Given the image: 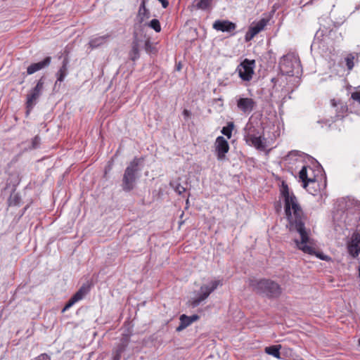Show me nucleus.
I'll use <instances>...</instances> for the list:
<instances>
[{"label":"nucleus","mask_w":360,"mask_h":360,"mask_svg":"<svg viewBox=\"0 0 360 360\" xmlns=\"http://www.w3.org/2000/svg\"><path fill=\"white\" fill-rule=\"evenodd\" d=\"M281 195L284 200V210L289 224L290 231H297L301 238V240H295L297 247L309 255L316 253L310 244L309 236V230L305 228V223L307 220V215L304 213L302 208L295 195L290 192L288 185L283 184Z\"/></svg>","instance_id":"1"},{"label":"nucleus","mask_w":360,"mask_h":360,"mask_svg":"<svg viewBox=\"0 0 360 360\" xmlns=\"http://www.w3.org/2000/svg\"><path fill=\"white\" fill-rule=\"evenodd\" d=\"M249 285L256 293L270 299L278 298L282 294L281 285L269 278L250 279Z\"/></svg>","instance_id":"2"},{"label":"nucleus","mask_w":360,"mask_h":360,"mask_svg":"<svg viewBox=\"0 0 360 360\" xmlns=\"http://www.w3.org/2000/svg\"><path fill=\"white\" fill-rule=\"evenodd\" d=\"M143 158L135 157L126 167L121 184L124 191L129 192L135 188L140 171L139 165L143 163Z\"/></svg>","instance_id":"3"},{"label":"nucleus","mask_w":360,"mask_h":360,"mask_svg":"<svg viewBox=\"0 0 360 360\" xmlns=\"http://www.w3.org/2000/svg\"><path fill=\"white\" fill-rule=\"evenodd\" d=\"M279 68L283 75L294 76L299 74L300 61L298 56L294 53L284 55L279 61Z\"/></svg>","instance_id":"4"},{"label":"nucleus","mask_w":360,"mask_h":360,"mask_svg":"<svg viewBox=\"0 0 360 360\" xmlns=\"http://www.w3.org/2000/svg\"><path fill=\"white\" fill-rule=\"evenodd\" d=\"M331 107L327 111L328 117L325 118V123L330 126L331 123L335 122L339 119H342L347 111V106L340 101L335 99L330 100Z\"/></svg>","instance_id":"5"},{"label":"nucleus","mask_w":360,"mask_h":360,"mask_svg":"<svg viewBox=\"0 0 360 360\" xmlns=\"http://www.w3.org/2000/svg\"><path fill=\"white\" fill-rule=\"evenodd\" d=\"M44 77H41L37 82L34 87L30 89V91L27 94L26 99V108H27V114L28 115L30 112L32 110L34 106L38 102L40 96L42 94L44 87Z\"/></svg>","instance_id":"6"},{"label":"nucleus","mask_w":360,"mask_h":360,"mask_svg":"<svg viewBox=\"0 0 360 360\" xmlns=\"http://www.w3.org/2000/svg\"><path fill=\"white\" fill-rule=\"evenodd\" d=\"M219 285H221L219 281H212L209 285H202L200 288L199 296L193 299L191 302L192 307H198L202 301L206 300Z\"/></svg>","instance_id":"7"},{"label":"nucleus","mask_w":360,"mask_h":360,"mask_svg":"<svg viewBox=\"0 0 360 360\" xmlns=\"http://www.w3.org/2000/svg\"><path fill=\"white\" fill-rule=\"evenodd\" d=\"M255 64L254 60L245 59L238 65L236 71L243 81L249 82L252 79L254 74Z\"/></svg>","instance_id":"8"},{"label":"nucleus","mask_w":360,"mask_h":360,"mask_svg":"<svg viewBox=\"0 0 360 360\" xmlns=\"http://www.w3.org/2000/svg\"><path fill=\"white\" fill-rule=\"evenodd\" d=\"M236 105L244 114H249L255 108L256 102L251 98L239 97L236 100Z\"/></svg>","instance_id":"9"},{"label":"nucleus","mask_w":360,"mask_h":360,"mask_svg":"<svg viewBox=\"0 0 360 360\" xmlns=\"http://www.w3.org/2000/svg\"><path fill=\"white\" fill-rule=\"evenodd\" d=\"M214 145L217 158L219 160L224 159L229 150L228 141L224 136H220L216 139Z\"/></svg>","instance_id":"10"},{"label":"nucleus","mask_w":360,"mask_h":360,"mask_svg":"<svg viewBox=\"0 0 360 360\" xmlns=\"http://www.w3.org/2000/svg\"><path fill=\"white\" fill-rule=\"evenodd\" d=\"M311 169L310 167L304 165L299 172V177L303 183V187L304 188H306L312 195H315V192H316V190H314L313 192V191H310V188H308V187L309 186L310 184H311V185L316 184L315 178L308 177V175H307V169Z\"/></svg>","instance_id":"11"},{"label":"nucleus","mask_w":360,"mask_h":360,"mask_svg":"<svg viewBox=\"0 0 360 360\" xmlns=\"http://www.w3.org/2000/svg\"><path fill=\"white\" fill-rule=\"evenodd\" d=\"M245 140L247 143H251L254 147H255L257 150H264L266 148V143L264 142V139L262 137V136H257L255 134H252L251 129H250L248 134L245 136Z\"/></svg>","instance_id":"12"},{"label":"nucleus","mask_w":360,"mask_h":360,"mask_svg":"<svg viewBox=\"0 0 360 360\" xmlns=\"http://www.w3.org/2000/svg\"><path fill=\"white\" fill-rule=\"evenodd\" d=\"M347 249L349 255L354 258L359 256L360 253V233H353L351 241L348 244Z\"/></svg>","instance_id":"13"},{"label":"nucleus","mask_w":360,"mask_h":360,"mask_svg":"<svg viewBox=\"0 0 360 360\" xmlns=\"http://www.w3.org/2000/svg\"><path fill=\"white\" fill-rule=\"evenodd\" d=\"M236 25L235 23L229 20H216L213 24V28L217 31L223 32H231L235 30Z\"/></svg>","instance_id":"14"},{"label":"nucleus","mask_w":360,"mask_h":360,"mask_svg":"<svg viewBox=\"0 0 360 360\" xmlns=\"http://www.w3.org/2000/svg\"><path fill=\"white\" fill-rule=\"evenodd\" d=\"M87 293V289L82 286L79 288V290L75 292L71 298L68 300V302L65 304L64 308L63 309L62 311L64 312L65 311L69 309L71 307H72L76 302H79V300H82V298L84 297V295Z\"/></svg>","instance_id":"15"},{"label":"nucleus","mask_w":360,"mask_h":360,"mask_svg":"<svg viewBox=\"0 0 360 360\" xmlns=\"http://www.w3.org/2000/svg\"><path fill=\"white\" fill-rule=\"evenodd\" d=\"M51 57L47 56L40 62L32 63L27 68V75H32L40 70L47 68L51 64Z\"/></svg>","instance_id":"16"},{"label":"nucleus","mask_w":360,"mask_h":360,"mask_svg":"<svg viewBox=\"0 0 360 360\" xmlns=\"http://www.w3.org/2000/svg\"><path fill=\"white\" fill-rule=\"evenodd\" d=\"M69 62L70 60L68 56H65L62 61L61 67L59 68V70L56 74L57 79L56 81L55 85H56L58 82H62L65 79V77L68 75Z\"/></svg>","instance_id":"17"},{"label":"nucleus","mask_w":360,"mask_h":360,"mask_svg":"<svg viewBox=\"0 0 360 360\" xmlns=\"http://www.w3.org/2000/svg\"><path fill=\"white\" fill-rule=\"evenodd\" d=\"M130 341V338L129 335H124L121 340L120 342L117 345L115 349L112 352V356L117 357L121 359L122 354L125 351Z\"/></svg>","instance_id":"18"},{"label":"nucleus","mask_w":360,"mask_h":360,"mask_svg":"<svg viewBox=\"0 0 360 360\" xmlns=\"http://www.w3.org/2000/svg\"><path fill=\"white\" fill-rule=\"evenodd\" d=\"M110 37L111 35L109 34H106L103 36L94 37L90 39L88 45L91 49L98 48L101 46L105 44L109 40Z\"/></svg>","instance_id":"19"},{"label":"nucleus","mask_w":360,"mask_h":360,"mask_svg":"<svg viewBox=\"0 0 360 360\" xmlns=\"http://www.w3.org/2000/svg\"><path fill=\"white\" fill-rule=\"evenodd\" d=\"M212 0H195L193 6L195 9H200L202 11L209 10L212 7Z\"/></svg>","instance_id":"20"},{"label":"nucleus","mask_w":360,"mask_h":360,"mask_svg":"<svg viewBox=\"0 0 360 360\" xmlns=\"http://www.w3.org/2000/svg\"><path fill=\"white\" fill-rule=\"evenodd\" d=\"M268 21L269 20L267 19L262 18L257 22L252 24L249 28L251 29L256 34H257L264 29L267 25Z\"/></svg>","instance_id":"21"},{"label":"nucleus","mask_w":360,"mask_h":360,"mask_svg":"<svg viewBox=\"0 0 360 360\" xmlns=\"http://www.w3.org/2000/svg\"><path fill=\"white\" fill-rule=\"evenodd\" d=\"M281 348V345H272V346L265 347L264 351L266 354L271 355V356L276 357V359H281V356H280L281 355V353H280Z\"/></svg>","instance_id":"22"},{"label":"nucleus","mask_w":360,"mask_h":360,"mask_svg":"<svg viewBox=\"0 0 360 360\" xmlns=\"http://www.w3.org/2000/svg\"><path fill=\"white\" fill-rule=\"evenodd\" d=\"M180 321L184 322L186 327L190 326L192 323L199 319L198 315H193L191 316H188L185 314L181 315Z\"/></svg>","instance_id":"23"},{"label":"nucleus","mask_w":360,"mask_h":360,"mask_svg":"<svg viewBox=\"0 0 360 360\" xmlns=\"http://www.w3.org/2000/svg\"><path fill=\"white\" fill-rule=\"evenodd\" d=\"M129 55L132 60H135L139 57V44L136 41L132 42L131 50Z\"/></svg>","instance_id":"24"},{"label":"nucleus","mask_w":360,"mask_h":360,"mask_svg":"<svg viewBox=\"0 0 360 360\" xmlns=\"http://www.w3.org/2000/svg\"><path fill=\"white\" fill-rule=\"evenodd\" d=\"M234 128V124L232 122H228L226 127H224L221 132L226 136L228 139H231L232 136V131Z\"/></svg>","instance_id":"25"},{"label":"nucleus","mask_w":360,"mask_h":360,"mask_svg":"<svg viewBox=\"0 0 360 360\" xmlns=\"http://www.w3.org/2000/svg\"><path fill=\"white\" fill-rule=\"evenodd\" d=\"M20 197L18 193H13L8 199V203L11 206H16L20 204Z\"/></svg>","instance_id":"26"},{"label":"nucleus","mask_w":360,"mask_h":360,"mask_svg":"<svg viewBox=\"0 0 360 360\" xmlns=\"http://www.w3.org/2000/svg\"><path fill=\"white\" fill-rule=\"evenodd\" d=\"M139 15L143 16V18H149V11L146 7V2L144 0L142 1L139 10Z\"/></svg>","instance_id":"27"},{"label":"nucleus","mask_w":360,"mask_h":360,"mask_svg":"<svg viewBox=\"0 0 360 360\" xmlns=\"http://www.w3.org/2000/svg\"><path fill=\"white\" fill-rule=\"evenodd\" d=\"M354 56L352 53L348 54L346 58H345L346 65L348 68V70H351L354 64Z\"/></svg>","instance_id":"28"},{"label":"nucleus","mask_w":360,"mask_h":360,"mask_svg":"<svg viewBox=\"0 0 360 360\" xmlns=\"http://www.w3.org/2000/svg\"><path fill=\"white\" fill-rule=\"evenodd\" d=\"M171 186L173 187V188L174 189V191L179 195H181L182 193H184L185 191H186V188L183 186H181L179 183L178 182H174V183H171L170 184Z\"/></svg>","instance_id":"29"},{"label":"nucleus","mask_w":360,"mask_h":360,"mask_svg":"<svg viewBox=\"0 0 360 360\" xmlns=\"http://www.w3.org/2000/svg\"><path fill=\"white\" fill-rule=\"evenodd\" d=\"M150 27L153 29L155 32H159L161 30L160 23L158 20L153 19L149 23Z\"/></svg>","instance_id":"30"},{"label":"nucleus","mask_w":360,"mask_h":360,"mask_svg":"<svg viewBox=\"0 0 360 360\" xmlns=\"http://www.w3.org/2000/svg\"><path fill=\"white\" fill-rule=\"evenodd\" d=\"M40 143H41L40 137L38 135L35 136L32 140V148H34V149L37 148L39 146Z\"/></svg>","instance_id":"31"},{"label":"nucleus","mask_w":360,"mask_h":360,"mask_svg":"<svg viewBox=\"0 0 360 360\" xmlns=\"http://www.w3.org/2000/svg\"><path fill=\"white\" fill-rule=\"evenodd\" d=\"M257 34L249 28L248 31L246 32L245 36V39L246 41H250L252 40Z\"/></svg>","instance_id":"32"},{"label":"nucleus","mask_w":360,"mask_h":360,"mask_svg":"<svg viewBox=\"0 0 360 360\" xmlns=\"http://www.w3.org/2000/svg\"><path fill=\"white\" fill-rule=\"evenodd\" d=\"M38 360H51V357L46 353L41 354L39 356L37 357Z\"/></svg>","instance_id":"33"},{"label":"nucleus","mask_w":360,"mask_h":360,"mask_svg":"<svg viewBox=\"0 0 360 360\" xmlns=\"http://www.w3.org/2000/svg\"><path fill=\"white\" fill-rule=\"evenodd\" d=\"M145 49L146 50V51H150V49H151V43L149 40H146L145 41Z\"/></svg>","instance_id":"34"},{"label":"nucleus","mask_w":360,"mask_h":360,"mask_svg":"<svg viewBox=\"0 0 360 360\" xmlns=\"http://www.w3.org/2000/svg\"><path fill=\"white\" fill-rule=\"evenodd\" d=\"M186 328L184 322L180 321L179 326L176 328V331L179 332Z\"/></svg>","instance_id":"35"},{"label":"nucleus","mask_w":360,"mask_h":360,"mask_svg":"<svg viewBox=\"0 0 360 360\" xmlns=\"http://www.w3.org/2000/svg\"><path fill=\"white\" fill-rule=\"evenodd\" d=\"M183 115L184 116V118L186 119L191 115V112L188 110L185 109L183 111Z\"/></svg>","instance_id":"36"},{"label":"nucleus","mask_w":360,"mask_h":360,"mask_svg":"<svg viewBox=\"0 0 360 360\" xmlns=\"http://www.w3.org/2000/svg\"><path fill=\"white\" fill-rule=\"evenodd\" d=\"M164 8H167L169 6V1L167 0H158Z\"/></svg>","instance_id":"37"},{"label":"nucleus","mask_w":360,"mask_h":360,"mask_svg":"<svg viewBox=\"0 0 360 360\" xmlns=\"http://www.w3.org/2000/svg\"><path fill=\"white\" fill-rule=\"evenodd\" d=\"M112 360H120V359H119L118 356H117V357L112 356Z\"/></svg>","instance_id":"38"},{"label":"nucleus","mask_w":360,"mask_h":360,"mask_svg":"<svg viewBox=\"0 0 360 360\" xmlns=\"http://www.w3.org/2000/svg\"><path fill=\"white\" fill-rule=\"evenodd\" d=\"M359 345H360V338H359Z\"/></svg>","instance_id":"39"}]
</instances>
